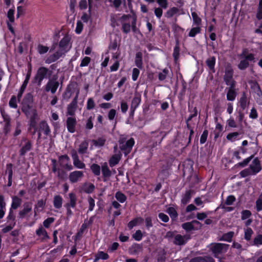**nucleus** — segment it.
I'll use <instances>...</instances> for the list:
<instances>
[{"mask_svg": "<svg viewBox=\"0 0 262 262\" xmlns=\"http://www.w3.org/2000/svg\"><path fill=\"white\" fill-rule=\"evenodd\" d=\"M201 31V28L199 27H194L192 28L189 33V36L190 37H194L196 34L199 33Z\"/></svg>", "mask_w": 262, "mask_h": 262, "instance_id": "obj_44", "label": "nucleus"}, {"mask_svg": "<svg viewBox=\"0 0 262 262\" xmlns=\"http://www.w3.org/2000/svg\"><path fill=\"white\" fill-rule=\"evenodd\" d=\"M65 53L63 50L59 49L54 54L50 55L46 60V63H51L58 59L60 57L62 56Z\"/></svg>", "mask_w": 262, "mask_h": 262, "instance_id": "obj_14", "label": "nucleus"}, {"mask_svg": "<svg viewBox=\"0 0 262 262\" xmlns=\"http://www.w3.org/2000/svg\"><path fill=\"white\" fill-rule=\"evenodd\" d=\"M57 178L61 181H64L67 178V173L66 171L62 169H58V171L56 173Z\"/></svg>", "mask_w": 262, "mask_h": 262, "instance_id": "obj_36", "label": "nucleus"}, {"mask_svg": "<svg viewBox=\"0 0 262 262\" xmlns=\"http://www.w3.org/2000/svg\"><path fill=\"white\" fill-rule=\"evenodd\" d=\"M72 157L73 161L74 166L78 169H83L85 167L84 163L81 162L78 157L77 152L75 150H72L71 151Z\"/></svg>", "mask_w": 262, "mask_h": 262, "instance_id": "obj_12", "label": "nucleus"}, {"mask_svg": "<svg viewBox=\"0 0 262 262\" xmlns=\"http://www.w3.org/2000/svg\"><path fill=\"white\" fill-rule=\"evenodd\" d=\"M89 146V142L87 140L82 142L79 145L78 152L80 154H84L87 153Z\"/></svg>", "mask_w": 262, "mask_h": 262, "instance_id": "obj_27", "label": "nucleus"}, {"mask_svg": "<svg viewBox=\"0 0 262 262\" xmlns=\"http://www.w3.org/2000/svg\"><path fill=\"white\" fill-rule=\"evenodd\" d=\"M94 185L90 183H84L81 188L82 190L86 193H92L94 190Z\"/></svg>", "mask_w": 262, "mask_h": 262, "instance_id": "obj_30", "label": "nucleus"}, {"mask_svg": "<svg viewBox=\"0 0 262 262\" xmlns=\"http://www.w3.org/2000/svg\"><path fill=\"white\" fill-rule=\"evenodd\" d=\"M38 132H43L46 136L50 135L51 133L50 128L46 121H41L39 123Z\"/></svg>", "mask_w": 262, "mask_h": 262, "instance_id": "obj_17", "label": "nucleus"}, {"mask_svg": "<svg viewBox=\"0 0 262 262\" xmlns=\"http://www.w3.org/2000/svg\"><path fill=\"white\" fill-rule=\"evenodd\" d=\"M208 132L207 130L205 129L204 130L202 135L201 136V138H200V143L201 144H204L206 141L207 138L208 136Z\"/></svg>", "mask_w": 262, "mask_h": 262, "instance_id": "obj_61", "label": "nucleus"}, {"mask_svg": "<svg viewBox=\"0 0 262 262\" xmlns=\"http://www.w3.org/2000/svg\"><path fill=\"white\" fill-rule=\"evenodd\" d=\"M253 243L255 245H262V235L259 234L256 236L254 239Z\"/></svg>", "mask_w": 262, "mask_h": 262, "instance_id": "obj_64", "label": "nucleus"}, {"mask_svg": "<svg viewBox=\"0 0 262 262\" xmlns=\"http://www.w3.org/2000/svg\"><path fill=\"white\" fill-rule=\"evenodd\" d=\"M249 168L251 169L253 174H255L261 170L260 164L258 160L257 159H254L250 164Z\"/></svg>", "mask_w": 262, "mask_h": 262, "instance_id": "obj_18", "label": "nucleus"}, {"mask_svg": "<svg viewBox=\"0 0 262 262\" xmlns=\"http://www.w3.org/2000/svg\"><path fill=\"white\" fill-rule=\"evenodd\" d=\"M251 171V169H250L249 167L248 168L245 169L244 170L241 171L240 172V175L242 177H246L248 176L253 174Z\"/></svg>", "mask_w": 262, "mask_h": 262, "instance_id": "obj_53", "label": "nucleus"}, {"mask_svg": "<svg viewBox=\"0 0 262 262\" xmlns=\"http://www.w3.org/2000/svg\"><path fill=\"white\" fill-rule=\"evenodd\" d=\"M191 15L194 23L198 25H200L201 23V19L198 16L197 14L195 12H192Z\"/></svg>", "mask_w": 262, "mask_h": 262, "instance_id": "obj_63", "label": "nucleus"}, {"mask_svg": "<svg viewBox=\"0 0 262 262\" xmlns=\"http://www.w3.org/2000/svg\"><path fill=\"white\" fill-rule=\"evenodd\" d=\"M36 233L38 236L41 237L42 241H45L50 238L46 230L42 227H40L36 230Z\"/></svg>", "mask_w": 262, "mask_h": 262, "instance_id": "obj_31", "label": "nucleus"}, {"mask_svg": "<svg viewBox=\"0 0 262 262\" xmlns=\"http://www.w3.org/2000/svg\"><path fill=\"white\" fill-rule=\"evenodd\" d=\"M51 73L52 71H50L48 68L44 67H40L37 71L33 82L37 83L38 85L39 86L43 79L44 78L50 77Z\"/></svg>", "mask_w": 262, "mask_h": 262, "instance_id": "obj_1", "label": "nucleus"}, {"mask_svg": "<svg viewBox=\"0 0 262 262\" xmlns=\"http://www.w3.org/2000/svg\"><path fill=\"white\" fill-rule=\"evenodd\" d=\"M69 202L66 203L65 205H68L69 206H71L72 208L75 207L77 200L76 195L72 192L70 193L69 194Z\"/></svg>", "mask_w": 262, "mask_h": 262, "instance_id": "obj_29", "label": "nucleus"}, {"mask_svg": "<svg viewBox=\"0 0 262 262\" xmlns=\"http://www.w3.org/2000/svg\"><path fill=\"white\" fill-rule=\"evenodd\" d=\"M15 215L13 211L11 210V209L10 210L9 214L8 216H7V220H8V223H13L15 222Z\"/></svg>", "mask_w": 262, "mask_h": 262, "instance_id": "obj_51", "label": "nucleus"}, {"mask_svg": "<svg viewBox=\"0 0 262 262\" xmlns=\"http://www.w3.org/2000/svg\"><path fill=\"white\" fill-rule=\"evenodd\" d=\"M179 11V9L176 7H172L169 9L165 14V15L167 18L172 17L175 14Z\"/></svg>", "mask_w": 262, "mask_h": 262, "instance_id": "obj_42", "label": "nucleus"}, {"mask_svg": "<svg viewBox=\"0 0 262 262\" xmlns=\"http://www.w3.org/2000/svg\"><path fill=\"white\" fill-rule=\"evenodd\" d=\"M121 154H115L113 155L109 160V164L111 167H114L117 165L121 159Z\"/></svg>", "mask_w": 262, "mask_h": 262, "instance_id": "obj_32", "label": "nucleus"}, {"mask_svg": "<svg viewBox=\"0 0 262 262\" xmlns=\"http://www.w3.org/2000/svg\"><path fill=\"white\" fill-rule=\"evenodd\" d=\"M83 177L84 174L82 171L75 170L70 173L69 179L71 183H75L81 181Z\"/></svg>", "mask_w": 262, "mask_h": 262, "instance_id": "obj_11", "label": "nucleus"}, {"mask_svg": "<svg viewBox=\"0 0 262 262\" xmlns=\"http://www.w3.org/2000/svg\"><path fill=\"white\" fill-rule=\"evenodd\" d=\"M134 144V140L133 138L127 141L125 143H122L120 145V148L125 155L130 152Z\"/></svg>", "mask_w": 262, "mask_h": 262, "instance_id": "obj_13", "label": "nucleus"}, {"mask_svg": "<svg viewBox=\"0 0 262 262\" xmlns=\"http://www.w3.org/2000/svg\"><path fill=\"white\" fill-rule=\"evenodd\" d=\"M140 102L141 97L139 95L136 94L132 101L130 105V110L133 113H134L136 108L138 106Z\"/></svg>", "mask_w": 262, "mask_h": 262, "instance_id": "obj_25", "label": "nucleus"}, {"mask_svg": "<svg viewBox=\"0 0 262 262\" xmlns=\"http://www.w3.org/2000/svg\"><path fill=\"white\" fill-rule=\"evenodd\" d=\"M253 234V231L250 228H248L245 231V238L247 240L249 241L250 239L252 234Z\"/></svg>", "mask_w": 262, "mask_h": 262, "instance_id": "obj_58", "label": "nucleus"}, {"mask_svg": "<svg viewBox=\"0 0 262 262\" xmlns=\"http://www.w3.org/2000/svg\"><path fill=\"white\" fill-rule=\"evenodd\" d=\"M15 222L9 223L8 225L6 226L5 227H4L2 229V232L4 233H6L10 231V230H11L13 229V228L15 226Z\"/></svg>", "mask_w": 262, "mask_h": 262, "instance_id": "obj_47", "label": "nucleus"}, {"mask_svg": "<svg viewBox=\"0 0 262 262\" xmlns=\"http://www.w3.org/2000/svg\"><path fill=\"white\" fill-rule=\"evenodd\" d=\"M23 209L19 211L18 217L20 219L25 217L26 215L32 210V204L30 203H26L23 205Z\"/></svg>", "mask_w": 262, "mask_h": 262, "instance_id": "obj_16", "label": "nucleus"}, {"mask_svg": "<svg viewBox=\"0 0 262 262\" xmlns=\"http://www.w3.org/2000/svg\"><path fill=\"white\" fill-rule=\"evenodd\" d=\"M235 201V198L233 195H229L225 201V204L227 205H231Z\"/></svg>", "mask_w": 262, "mask_h": 262, "instance_id": "obj_59", "label": "nucleus"}, {"mask_svg": "<svg viewBox=\"0 0 262 262\" xmlns=\"http://www.w3.org/2000/svg\"><path fill=\"white\" fill-rule=\"evenodd\" d=\"M79 95V92H77L72 102L68 105L67 115L74 116L77 107V100Z\"/></svg>", "mask_w": 262, "mask_h": 262, "instance_id": "obj_6", "label": "nucleus"}, {"mask_svg": "<svg viewBox=\"0 0 262 262\" xmlns=\"http://www.w3.org/2000/svg\"><path fill=\"white\" fill-rule=\"evenodd\" d=\"M94 117L92 116H90L88 120H86V122L85 124V128L88 129H91L93 127V123L92 122V120Z\"/></svg>", "mask_w": 262, "mask_h": 262, "instance_id": "obj_48", "label": "nucleus"}, {"mask_svg": "<svg viewBox=\"0 0 262 262\" xmlns=\"http://www.w3.org/2000/svg\"><path fill=\"white\" fill-rule=\"evenodd\" d=\"M13 165L11 163L8 164L6 165V173H8V180L7 186L10 187L12 185V176H13Z\"/></svg>", "mask_w": 262, "mask_h": 262, "instance_id": "obj_24", "label": "nucleus"}, {"mask_svg": "<svg viewBox=\"0 0 262 262\" xmlns=\"http://www.w3.org/2000/svg\"><path fill=\"white\" fill-rule=\"evenodd\" d=\"M58 161L60 166L68 170L73 169V166L70 164V158L67 155H62L59 157Z\"/></svg>", "mask_w": 262, "mask_h": 262, "instance_id": "obj_5", "label": "nucleus"}, {"mask_svg": "<svg viewBox=\"0 0 262 262\" xmlns=\"http://www.w3.org/2000/svg\"><path fill=\"white\" fill-rule=\"evenodd\" d=\"M227 248V245L221 243H216L212 245L210 249L215 256H216L219 254L226 251Z\"/></svg>", "mask_w": 262, "mask_h": 262, "instance_id": "obj_7", "label": "nucleus"}, {"mask_svg": "<svg viewBox=\"0 0 262 262\" xmlns=\"http://www.w3.org/2000/svg\"><path fill=\"white\" fill-rule=\"evenodd\" d=\"M91 169L94 174L98 176L100 174V167L97 164H93L91 166Z\"/></svg>", "mask_w": 262, "mask_h": 262, "instance_id": "obj_40", "label": "nucleus"}, {"mask_svg": "<svg viewBox=\"0 0 262 262\" xmlns=\"http://www.w3.org/2000/svg\"><path fill=\"white\" fill-rule=\"evenodd\" d=\"M251 215V213L249 210H245L242 212L241 219L242 220H245L248 219Z\"/></svg>", "mask_w": 262, "mask_h": 262, "instance_id": "obj_56", "label": "nucleus"}, {"mask_svg": "<svg viewBox=\"0 0 262 262\" xmlns=\"http://www.w3.org/2000/svg\"><path fill=\"white\" fill-rule=\"evenodd\" d=\"M256 17L258 19H261L262 18V0H259Z\"/></svg>", "mask_w": 262, "mask_h": 262, "instance_id": "obj_54", "label": "nucleus"}, {"mask_svg": "<svg viewBox=\"0 0 262 262\" xmlns=\"http://www.w3.org/2000/svg\"><path fill=\"white\" fill-rule=\"evenodd\" d=\"M88 203H89V211H91L93 210L95 207V201L94 200L91 196L88 198Z\"/></svg>", "mask_w": 262, "mask_h": 262, "instance_id": "obj_57", "label": "nucleus"}, {"mask_svg": "<svg viewBox=\"0 0 262 262\" xmlns=\"http://www.w3.org/2000/svg\"><path fill=\"white\" fill-rule=\"evenodd\" d=\"M101 170L102 176L104 178L103 181L106 182L112 174V172L107 166V164L106 162L102 164L101 166Z\"/></svg>", "mask_w": 262, "mask_h": 262, "instance_id": "obj_19", "label": "nucleus"}, {"mask_svg": "<svg viewBox=\"0 0 262 262\" xmlns=\"http://www.w3.org/2000/svg\"><path fill=\"white\" fill-rule=\"evenodd\" d=\"M37 50L39 54H42L47 53L49 50V48L41 45H39Z\"/></svg>", "mask_w": 262, "mask_h": 262, "instance_id": "obj_50", "label": "nucleus"}, {"mask_svg": "<svg viewBox=\"0 0 262 262\" xmlns=\"http://www.w3.org/2000/svg\"><path fill=\"white\" fill-rule=\"evenodd\" d=\"M167 212L170 215V216L172 218H175L178 215L176 210L173 207L168 208L167 209Z\"/></svg>", "mask_w": 262, "mask_h": 262, "instance_id": "obj_49", "label": "nucleus"}, {"mask_svg": "<svg viewBox=\"0 0 262 262\" xmlns=\"http://www.w3.org/2000/svg\"><path fill=\"white\" fill-rule=\"evenodd\" d=\"M194 225H200L201 223L196 220H194L191 222H187L182 225V228L187 231H190L195 229Z\"/></svg>", "mask_w": 262, "mask_h": 262, "instance_id": "obj_20", "label": "nucleus"}, {"mask_svg": "<svg viewBox=\"0 0 262 262\" xmlns=\"http://www.w3.org/2000/svg\"><path fill=\"white\" fill-rule=\"evenodd\" d=\"M1 114L3 118L4 121L5 122L4 130L6 133H7L10 130V118L9 116L4 111H1Z\"/></svg>", "mask_w": 262, "mask_h": 262, "instance_id": "obj_23", "label": "nucleus"}, {"mask_svg": "<svg viewBox=\"0 0 262 262\" xmlns=\"http://www.w3.org/2000/svg\"><path fill=\"white\" fill-rule=\"evenodd\" d=\"M95 104L93 98H89L86 104V108L89 110H92L95 107Z\"/></svg>", "mask_w": 262, "mask_h": 262, "instance_id": "obj_52", "label": "nucleus"}, {"mask_svg": "<svg viewBox=\"0 0 262 262\" xmlns=\"http://www.w3.org/2000/svg\"><path fill=\"white\" fill-rule=\"evenodd\" d=\"M239 104L240 106L243 110L246 108L247 105V96L245 92L243 93L242 97L240 98Z\"/></svg>", "mask_w": 262, "mask_h": 262, "instance_id": "obj_38", "label": "nucleus"}, {"mask_svg": "<svg viewBox=\"0 0 262 262\" xmlns=\"http://www.w3.org/2000/svg\"><path fill=\"white\" fill-rule=\"evenodd\" d=\"M62 198L59 195H55L53 199V205L55 208L59 209L61 207Z\"/></svg>", "mask_w": 262, "mask_h": 262, "instance_id": "obj_33", "label": "nucleus"}, {"mask_svg": "<svg viewBox=\"0 0 262 262\" xmlns=\"http://www.w3.org/2000/svg\"><path fill=\"white\" fill-rule=\"evenodd\" d=\"M189 239H190V235L189 234L184 235L176 234L174 236L173 243L176 245H184Z\"/></svg>", "mask_w": 262, "mask_h": 262, "instance_id": "obj_8", "label": "nucleus"}, {"mask_svg": "<svg viewBox=\"0 0 262 262\" xmlns=\"http://www.w3.org/2000/svg\"><path fill=\"white\" fill-rule=\"evenodd\" d=\"M77 123L76 119L74 117H68L67 119L66 124L68 130L73 133L75 132V126Z\"/></svg>", "mask_w": 262, "mask_h": 262, "instance_id": "obj_15", "label": "nucleus"}, {"mask_svg": "<svg viewBox=\"0 0 262 262\" xmlns=\"http://www.w3.org/2000/svg\"><path fill=\"white\" fill-rule=\"evenodd\" d=\"M168 70L166 69H164L163 70L162 72H161L159 74V75H158L159 79L160 80H164L166 78V76L168 74Z\"/></svg>", "mask_w": 262, "mask_h": 262, "instance_id": "obj_55", "label": "nucleus"}, {"mask_svg": "<svg viewBox=\"0 0 262 262\" xmlns=\"http://www.w3.org/2000/svg\"><path fill=\"white\" fill-rule=\"evenodd\" d=\"M235 85H230L227 94V99L229 101H233L237 95L235 89Z\"/></svg>", "mask_w": 262, "mask_h": 262, "instance_id": "obj_22", "label": "nucleus"}, {"mask_svg": "<svg viewBox=\"0 0 262 262\" xmlns=\"http://www.w3.org/2000/svg\"><path fill=\"white\" fill-rule=\"evenodd\" d=\"M233 70L230 68H227L224 77V81L228 85H235V81L233 79Z\"/></svg>", "mask_w": 262, "mask_h": 262, "instance_id": "obj_10", "label": "nucleus"}, {"mask_svg": "<svg viewBox=\"0 0 262 262\" xmlns=\"http://www.w3.org/2000/svg\"><path fill=\"white\" fill-rule=\"evenodd\" d=\"M133 237L135 240L137 241H140L142 238V234L141 230H138L136 231L135 233L133 234Z\"/></svg>", "mask_w": 262, "mask_h": 262, "instance_id": "obj_62", "label": "nucleus"}, {"mask_svg": "<svg viewBox=\"0 0 262 262\" xmlns=\"http://www.w3.org/2000/svg\"><path fill=\"white\" fill-rule=\"evenodd\" d=\"M190 262H214L212 258L205 259L201 257H198L192 259Z\"/></svg>", "mask_w": 262, "mask_h": 262, "instance_id": "obj_43", "label": "nucleus"}, {"mask_svg": "<svg viewBox=\"0 0 262 262\" xmlns=\"http://www.w3.org/2000/svg\"><path fill=\"white\" fill-rule=\"evenodd\" d=\"M143 220L141 217H137L134 220L130 221L128 224V227L129 229H132L134 226L138 224H141L143 222Z\"/></svg>", "mask_w": 262, "mask_h": 262, "instance_id": "obj_37", "label": "nucleus"}, {"mask_svg": "<svg viewBox=\"0 0 262 262\" xmlns=\"http://www.w3.org/2000/svg\"><path fill=\"white\" fill-rule=\"evenodd\" d=\"M116 199L120 203H123L126 200V196L120 191H117L115 194Z\"/></svg>", "mask_w": 262, "mask_h": 262, "instance_id": "obj_39", "label": "nucleus"}, {"mask_svg": "<svg viewBox=\"0 0 262 262\" xmlns=\"http://www.w3.org/2000/svg\"><path fill=\"white\" fill-rule=\"evenodd\" d=\"M24 141L25 142V144L23 145L19 151L21 156L24 155L27 151H29L32 147V143L30 141L27 139H24Z\"/></svg>", "mask_w": 262, "mask_h": 262, "instance_id": "obj_21", "label": "nucleus"}, {"mask_svg": "<svg viewBox=\"0 0 262 262\" xmlns=\"http://www.w3.org/2000/svg\"><path fill=\"white\" fill-rule=\"evenodd\" d=\"M193 193V190H188L186 191L185 194L183 195L181 200L182 203L184 205L187 204L189 202Z\"/></svg>", "mask_w": 262, "mask_h": 262, "instance_id": "obj_28", "label": "nucleus"}, {"mask_svg": "<svg viewBox=\"0 0 262 262\" xmlns=\"http://www.w3.org/2000/svg\"><path fill=\"white\" fill-rule=\"evenodd\" d=\"M21 200L16 196L13 197L12 203L11 205V209H17L21 204Z\"/></svg>", "mask_w": 262, "mask_h": 262, "instance_id": "obj_35", "label": "nucleus"}, {"mask_svg": "<svg viewBox=\"0 0 262 262\" xmlns=\"http://www.w3.org/2000/svg\"><path fill=\"white\" fill-rule=\"evenodd\" d=\"M130 18L129 15H123L121 17L122 24V30L124 33H128L130 31V24L129 19Z\"/></svg>", "mask_w": 262, "mask_h": 262, "instance_id": "obj_9", "label": "nucleus"}, {"mask_svg": "<svg viewBox=\"0 0 262 262\" xmlns=\"http://www.w3.org/2000/svg\"><path fill=\"white\" fill-rule=\"evenodd\" d=\"M92 142L94 145L96 146H102L105 143V140L104 139L100 138L97 140H93Z\"/></svg>", "mask_w": 262, "mask_h": 262, "instance_id": "obj_45", "label": "nucleus"}, {"mask_svg": "<svg viewBox=\"0 0 262 262\" xmlns=\"http://www.w3.org/2000/svg\"><path fill=\"white\" fill-rule=\"evenodd\" d=\"M135 62L138 68H142V53L141 52H138L136 54Z\"/></svg>", "mask_w": 262, "mask_h": 262, "instance_id": "obj_34", "label": "nucleus"}, {"mask_svg": "<svg viewBox=\"0 0 262 262\" xmlns=\"http://www.w3.org/2000/svg\"><path fill=\"white\" fill-rule=\"evenodd\" d=\"M57 76L53 75L50 78L45 86V90L46 92L51 91L52 94H54L58 87L59 86V82L57 81Z\"/></svg>", "mask_w": 262, "mask_h": 262, "instance_id": "obj_4", "label": "nucleus"}, {"mask_svg": "<svg viewBox=\"0 0 262 262\" xmlns=\"http://www.w3.org/2000/svg\"><path fill=\"white\" fill-rule=\"evenodd\" d=\"M240 57L243 59L241 60L238 64V68L242 70H245L248 67L249 63V61H253L254 59V54L250 53L248 54L247 49L243 50L242 53L240 55Z\"/></svg>", "mask_w": 262, "mask_h": 262, "instance_id": "obj_2", "label": "nucleus"}, {"mask_svg": "<svg viewBox=\"0 0 262 262\" xmlns=\"http://www.w3.org/2000/svg\"><path fill=\"white\" fill-rule=\"evenodd\" d=\"M9 106L11 107L16 108L17 107V102H16V98L15 96H12L9 102Z\"/></svg>", "mask_w": 262, "mask_h": 262, "instance_id": "obj_46", "label": "nucleus"}, {"mask_svg": "<svg viewBox=\"0 0 262 262\" xmlns=\"http://www.w3.org/2000/svg\"><path fill=\"white\" fill-rule=\"evenodd\" d=\"M33 96L30 93L26 94L23 100L22 104V111L25 113L26 115H28L29 113V110L32 109L33 104Z\"/></svg>", "mask_w": 262, "mask_h": 262, "instance_id": "obj_3", "label": "nucleus"}, {"mask_svg": "<svg viewBox=\"0 0 262 262\" xmlns=\"http://www.w3.org/2000/svg\"><path fill=\"white\" fill-rule=\"evenodd\" d=\"M69 38L68 37H64L59 42V49L63 50L66 53L68 51Z\"/></svg>", "mask_w": 262, "mask_h": 262, "instance_id": "obj_26", "label": "nucleus"}, {"mask_svg": "<svg viewBox=\"0 0 262 262\" xmlns=\"http://www.w3.org/2000/svg\"><path fill=\"white\" fill-rule=\"evenodd\" d=\"M227 123L229 127L235 128L237 127V124L234 120V119L232 118H230L228 120H227Z\"/></svg>", "mask_w": 262, "mask_h": 262, "instance_id": "obj_60", "label": "nucleus"}, {"mask_svg": "<svg viewBox=\"0 0 262 262\" xmlns=\"http://www.w3.org/2000/svg\"><path fill=\"white\" fill-rule=\"evenodd\" d=\"M206 64L210 70H214L215 63V58L214 56L209 57L206 61Z\"/></svg>", "mask_w": 262, "mask_h": 262, "instance_id": "obj_41", "label": "nucleus"}]
</instances>
